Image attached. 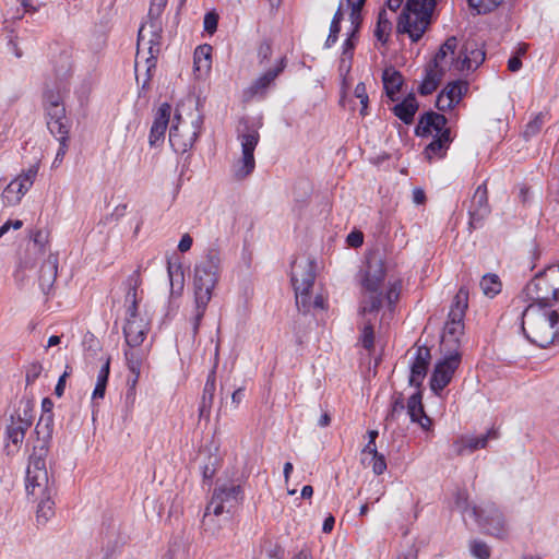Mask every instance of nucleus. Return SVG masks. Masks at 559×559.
I'll use <instances>...</instances> for the list:
<instances>
[{"label": "nucleus", "mask_w": 559, "mask_h": 559, "mask_svg": "<svg viewBox=\"0 0 559 559\" xmlns=\"http://www.w3.org/2000/svg\"><path fill=\"white\" fill-rule=\"evenodd\" d=\"M527 300L554 306L559 302V263L538 272L524 287Z\"/></svg>", "instance_id": "11"}, {"label": "nucleus", "mask_w": 559, "mask_h": 559, "mask_svg": "<svg viewBox=\"0 0 559 559\" xmlns=\"http://www.w3.org/2000/svg\"><path fill=\"white\" fill-rule=\"evenodd\" d=\"M372 471L376 475H382L386 469V461L383 454L377 453L371 459Z\"/></svg>", "instance_id": "52"}, {"label": "nucleus", "mask_w": 559, "mask_h": 559, "mask_svg": "<svg viewBox=\"0 0 559 559\" xmlns=\"http://www.w3.org/2000/svg\"><path fill=\"white\" fill-rule=\"evenodd\" d=\"M32 240L34 250L41 253L48 243V234L41 229H37L32 234Z\"/></svg>", "instance_id": "49"}, {"label": "nucleus", "mask_w": 559, "mask_h": 559, "mask_svg": "<svg viewBox=\"0 0 559 559\" xmlns=\"http://www.w3.org/2000/svg\"><path fill=\"white\" fill-rule=\"evenodd\" d=\"M218 15L214 12H209L204 16V29L210 34L214 33L217 28Z\"/></svg>", "instance_id": "55"}, {"label": "nucleus", "mask_w": 559, "mask_h": 559, "mask_svg": "<svg viewBox=\"0 0 559 559\" xmlns=\"http://www.w3.org/2000/svg\"><path fill=\"white\" fill-rule=\"evenodd\" d=\"M522 67V61H521V58L520 56H513L509 59L508 61V69L511 71V72H516L521 69Z\"/></svg>", "instance_id": "63"}, {"label": "nucleus", "mask_w": 559, "mask_h": 559, "mask_svg": "<svg viewBox=\"0 0 559 559\" xmlns=\"http://www.w3.org/2000/svg\"><path fill=\"white\" fill-rule=\"evenodd\" d=\"M216 366H217V361L215 362L213 369L209 373L204 389H203L202 403H201V408H200L201 413H203L206 409L209 411L213 403L214 393L216 390V384H215Z\"/></svg>", "instance_id": "34"}, {"label": "nucleus", "mask_w": 559, "mask_h": 559, "mask_svg": "<svg viewBox=\"0 0 559 559\" xmlns=\"http://www.w3.org/2000/svg\"><path fill=\"white\" fill-rule=\"evenodd\" d=\"M33 405L31 404V402L26 401V402H21L20 403V406L16 411V417H15V420H23L24 418L25 419H28V421H31V425L33 424Z\"/></svg>", "instance_id": "50"}, {"label": "nucleus", "mask_w": 559, "mask_h": 559, "mask_svg": "<svg viewBox=\"0 0 559 559\" xmlns=\"http://www.w3.org/2000/svg\"><path fill=\"white\" fill-rule=\"evenodd\" d=\"M47 484L36 481L31 478L28 468L26 469V490L27 493L38 500L36 518L38 524H46L55 514L52 496L56 493L55 479L47 472Z\"/></svg>", "instance_id": "12"}, {"label": "nucleus", "mask_w": 559, "mask_h": 559, "mask_svg": "<svg viewBox=\"0 0 559 559\" xmlns=\"http://www.w3.org/2000/svg\"><path fill=\"white\" fill-rule=\"evenodd\" d=\"M447 118L438 112L430 111L423 115L415 128V134L421 138L433 136L426 146L425 155L428 159L435 156L442 157L452 139L450 129L445 127Z\"/></svg>", "instance_id": "8"}, {"label": "nucleus", "mask_w": 559, "mask_h": 559, "mask_svg": "<svg viewBox=\"0 0 559 559\" xmlns=\"http://www.w3.org/2000/svg\"><path fill=\"white\" fill-rule=\"evenodd\" d=\"M284 68L285 59L282 58L277 66L267 70L243 90V102L250 103L254 99H263L266 96L269 88L274 84L275 79L283 72Z\"/></svg>", "instance_id": "17"}, {"label": "nucleus", "mask_w": 559, "mask_h": 559, "mask_svg": "<svg viewBox=\"0 0 559 559\" xmlns=\"http://www.w3.org/2000/svg\"><path fill=\"white\" fill-rule=\"evenodd\" d=\"M430 360V349L427 346H419L411 364V374L408 379L409 385L417 389L421 386L423 381L426 378Z\"/></svg>", "instance_id": "22"}, {"label": "nucleus", "mask_w": 559, "mask_h": 559, "mask_svg": "<svg viewBox=\"0 0 559 559\" xmlns=\"http://www.w3.org/2000/svg\"><path fill=\"white\" fill-rule=\"evenodd\" d=\"M436 0H407L397 22V32L408 34L412 41H418L429 24Z\"/></svg>", "instance_id": "9"}, {"label": "nucleus", "mask_w": 559, "mask_h": 559, "mask_svg": "<svg viewBox=\"0 0 559 559\" xmlns=\"http://www.w3.org/2000/svg\"><path fill=\"white\" fill-rule=\"evenodd\" d=\"M38 173V165H32L17 178L12 180L2 191L1 198L4 205L13 206L20 203L24 194L31 189Z\"/></svg>", "instance_id": "16"}, {"label": "nucleus", "mask_w": 559, "mask_h": 559, "mask_svg": "<svg viewBox=\"0 0 559 559\" xmlns=\"http://www.w3.org/2000/svg\"><path fill=\"white\" fill-rule=\"evenodd\" d=\"M44 109L48 129L71 126L59 92L56 93L52 90H48L44 93Z\"/></svg>", "instance_id": "18"}, {"label": "nucleus", "mask_w": 559, "mask_h": 559, "mask_svg": "<svg viewBox=\"0 0 559 559\" xmlns=\"http://www.w3.org/2000/svg\"><path fill=\"white\" fill-rule=\"evenodd\" d=\"M391 29H392V23H391L390 19L388 17L386 11L384 9H382L378 13L377 25L374 28V36L379 41H381L382 44H385L389 39Z\"/></svg>", "instance_id": "38"}, {"label": "nucleus", "mask_w": 559, "mask_h": 559, "mask_svg": "<svg viewBox=\"0 0 559 559\" xmlns=\"http://www.w3.org/2000/svg\"><path fill=\"white\" fill-rule=\"evenodd\" d=\"M468 307V290L462 286L456 295L454 296L451 308L449 311V318L464 320L466 309Z\"/></svg>", "instance_id": "30"}, {"label": "nucleus", "mask_w": 559, "mask_h": 559, "mask_svg": "<svg viewBox=\"0 0 559 559\" xmlns=\"http://www.w3.org/2000/svg\"><path fill=\"white\" fill-rule=\"evenodd\" d=\"M261 121L242 118L237 127V140L241 145V157L233 165V175L242 180L251 175L255 168L254 150L260 141L259 129Z\"/></svg>", "instance_id": "7"}, {"label": "nucleus", "mask_w": 559, "mask_h": 559, "mask_svg": "<svg viewBox=\"0 0 559 559\" xmlns=\"http://www.w3.org/2000/svg\"><path fill=\"white\" fill-rule=\"evenodd\" d=\"M364 237L360 231H353L347 236V242L349 246L357 248L362 245Z\"/></svg>", "instance_id": "60"}, {"label": "nucleus", "mask_w": 559, "mask_h": 559, "mask_svg": "<svg viewBox=\"0 0 559 559\" xmlns=\"http://www.w3.org/2000/svg\"><path fill=\"white\" fill-rule=\"evenodd\" d=\"M406 407L413 423H418L424 430H430L432 420L424 411L423 395L419 390L409 396Z\"/></svg>", "instance_id": "24"}, {"label": "nucleus", "mask_w": 559, "mask_h": 559, "mask_svg": "<svg viewBox=\"0 0 559 559\" xmlns=\"http://www.w3.org/2000/svg\"><path fill=\"white\" fill-rule=\"evenodd\" d=\"M23 223L20 219H16L14 222L8 221L0 227V237H2L10 227H13L14 229H20L22 227Z\"/></svg>", "instance_id": "61"}, {"label": "nucleus", "mask_w": 559, "mask_h": 559, "mask_svg": "<svg viewBox=\"0 0 559 559\" xmlns=\"http://www.w3.org/2000/svg\"><path fill=\"white\" fill-rule=\"evenodd\" d=\"M168 0H152L148 15L151 17H158L160 13L163 12L164 8L166 7Z\"/></svg>", "instance_id": "56"}, {"label": "nucleus", "mask_w": 559, "mask_h": 559, "mask_svg": "<svg viewBox=\"0 0 559 559\" xmlns=\"http://www.w3.org/2000/svg\"><path fill=\"white\" fill-rule=\"evenodd\" d=\"M69 376L68 371H64L63 374L59 378L57 385L55 388V394L57 396H62L66 388V378Z\"/></svg>", "instance_id": "62"}, {"label": "nucleus", "mask_w": 559, "mask_h": 559, "mask_svg": "<svg viewBox=\"0 0 559 559\" xmlns=\"http://www.w3.org/2000/svg\"><path fill=\"white\" fill-rule=\"evenodd\" d=\"M52 432L53 415L41 414L35 427L38 443L34 445L27 465L31 478L41 483V485L47 484L46 456L49 451V442L52 438Z\"/></svg>", "instance_id": "10"}, {"label": "nucleus", "mask_w": 559, "mask_h": 559, "mask_svg": "<svg viewBox=\"0 0 559 559\" xmlns=\"http://www.w3.org/2000/svg\"><path fill=\"white\" fill-rule=\"evenodd\" d=\"M543 302L531 301L522 312V331L538 347L559 344V311Z\"/></svg>", "instance_id": "2"}, {"label": "nucleus", "mask_w": 559, "mask_h": 559, "mask_svg": "<svg viewBox=\"0 0 559 559\" xmlns=\"http://www.w3.org/2000/svg\"><path fill=\"white\" fill-rule=\"evenodd\" d=\"M488 191L486 183L478 186L471 200L468 209L469 226L474 229L481 226L483 221L489 215Z\"/></svg>", "instance_id": "19"}, {"label": "nucleus", "mask_w": 559, "mask_h": 559, "mask_svg": "<svg viewBox=\"0 0 559 559\" xmlns=\"http://www.w3.org/2000/svg\"><path fill=\"white\" fill-rule=\"evenodd\" d=\"M469 550L473 557L477 559H489L491 555L490 547L483 540L474 539L469 544Z\"/></svg>", "instance_id": "46"}, {"label": "nucleus", "mask_w": 559, "mask_h": 559, "mask_svg": "<svg viewBox=\"0 0 559 559\" xmlns=\"http://www.w3.org/2000/svg\"><path fill=\"white\" fill-rule=\"evenodd\" d=\"M31 427L28 419L15 420V417H11V424L7 428L8 439L14 444L19 445L23 442L25 433Z\"/></svg>", "instance_id": "32"}, {"label": "nucleus", "mask_w": 559, "mask_h": 559, "mask_svg": "<svg viewBox=\"0 0 559 559\" xmlns=\"http://www.w3.org/2000/svg\"><path fill=\"white\" fill-rule=\"evenodd\" d=\"M152 28L153 24L150 25V28L146 25H142L138 34L134 68L138 83H140L142 78L141 71H143L142 90L148 88L153 76L152 72L155 70L156 59L160 51V36Z\"/></svg>", "instance_id": "6"}, {"label": "nucleus", "mask_w": 559, "mask_h": 559, "mask_svg": "<svg viewBox=\"0 0 559 559\" xmlns=\"http://www.w3.org/2000/svg\"><path fill=\"white\" fill-rule=\"evenodd\" d=\"M132 376L128 378L127 384H128V391H127V401L131 400L134 401L135 397V386L140 378L141 370H138V372H131Z\"/></svg>", "instance_id": "53"}, {"label": "nucleus", "mask_w": 559, "mask_h": 559, "mask_svg": "<svg viewBox=\"0 0 559 559\" xmlns=\"http://www.w3.org/2000/svg\"><path fill=\"white\" fill-rule=\"evenodd\" d=\"M141 284L142 280L139 270H135L126 280L127 293L124 297V305L127 310L123 335L127 345L130 347L140 346L150 330L148 320L142 318L139 313V301L141 300V297L138 296V289Z\"/></svg>", "instance_id": "4"}, {"label": "nucleus", "mask_w": 559, "mask_h": 559, "mask_svg": "<svg viewBox=\"0 0 559 559\" xmlns=\"http://www.w3.org/2000/svg\"><path fill=\"white\" fill-rule=\"evenodd\" d=\"M417 109V100L413 94H409L402 103L394 106L393 112L404 123L409 124L413 122Z\"/></svg>", "instance_id": "28"}, {"label": "nucleus", "mask_w": 559, "mask_h": 559, "mask_svg": "<svg viewBox=\"0 0 559 559\" xmlns=\"http://www.w3.org/2000/svg\"><path fill=\"white\" fill-rule=\"evenodd\" d=\"M360 342L365 349H367L369 353L373 350L374 348V332H373V324L371 320L366 319L364 322V328L360 335Z\"/></svg>", "instance_id": "43"}, {"label": "nucleus", "mask_w": 559, "mask_h": 559, "mask_svg": "<svg viewBox=\"0 0 559 559\" xmlns=\"http://www.w3.org/2000/svg\"><path fill=\"white\" fill-rule=\"evenodd\" d=\"M484 60L485 52L481 49L472 48L468 50V47L466 46L455 60V69L459 71L475 70L484 62Z\"/></svg>", "instance_id": "26"}, {"label": "nucleus", "mask_w": 559, "mask_h": 559, "mask_svg": "<svg viewBox=\"0 0 559 559\" xmlns=\"http://www.w3.org/2000/svg\"><path fill=\"white\" fill-rule=\"evenodd\" d=\"M212 47L210 45H201L194 51L193 63L199 72H206L211 69Z\"/></svg>", "instance_id": "36"}, {"label": "nucleus", "mask_w": 559, "mask_h": 559, "mask_svg": "<svg viewBox=\"0 0 559 559\" xmlns=\"http://www.w3.org/2000/svg\"><path fill=\"white\" fill-rule=\"evenodd\" d=\"M455 503H456L457 508H460L462 510V512L471 513V510L473 507H471V508L468 507L467 495L465 492L457 493Z\"/></svg>", "instance_id": "59"}, {"label": "nucleus", "mask_w": 559, "mask_h": 559, "mask_svg": "<svg viewBox=\"0 0 559 559\" xmlns=\"http://www.w3.org/2000/svg\"><path fill=\"white\" fill-rule=\"evenodd\" d=\"M464 333V320L449 318L444 325L442 344L447 346H457L460 337Z\"/></svg>", "instance_id": "27"}, {"label": "nucleus", "mask_w": 559, "mask_h": 559, "mask_svg": "<svg viewBox=\"0 0 559 559\" xmlns=\"http://www.w3.org/2000/svg\"><path fill=\"white\" fill-rule=\"evenodd\" d=\"M405 409L404 396L402 393H394L392 396L391 409L389 411L385 421L393 423Z\"/></svg>", "instance_id": "41"}, {"label": "nucleus", "mask_w": 559, "mask_h": 559, "mask_svg": "<svg viewBox=\"0 0 559 559\" xmlns=\"http://www.w3.org/2000/svg\"><path fill=\"white\" fill-rule=\"evenodd\" d=\"M504 0H467L469 7L478 14H487L496 10Z\"/></svg>", "instance_id": "42"}, {"label": "nucleus", "mask_w": 559, "mask_h": 559, "mask_svg": "<svg viewBox=\"0 0 559 559\" xmlns=\"http://www.w3.org/2000/svg\"><path fill=\"white\" fill-rule=\"evenodd\" d=\"M272 55L271 45L267 41H263L258 49V57L260 61L267 60Z\"/></svg>", "instance_id": "58"}, {"label": "nucleus", "mask_w": 559, "mask_h": 559, "mask_svg": "<svg viewBox=\"0 0 559 559\" xmlns=\"http://www.w3.org/2000/svg\"><path fill=\"white\" fill-rule=\"evenodd\" d=\"M457 47V39L455 36L449 37L440 47L438 52L436 53L432 62L428 67H432L433 69H443L440 63L447 58H451V62L455 64L454 55Z\"/></svg>", "instance_id": "31"}, {"label": "nucleus", "mask_w": 559, "mask_h": 559, "mask_svg": "<svg viewBox=\"0 0 559 559\" xmlns=\"http://www.w3.org/2000/svg\"><path fill=\"white\" fill-rule=\"evenodd\" d=\"M221 258L216 250L210 249L194 266L193 288L195 300L194 332L198 330L204 310L211 300L212 292L218 281Z\"/></svg>", "instance_id": "3"}, {"label": "nucleus", "mask_w": 559, "mask_h": 559, "mask_svg": "<svg viewBox=\"0 0 559 559\" xmlns=\"http://www.w3.org/2000/svg\"><path fill=\"white\" fill-rule=\"evenodd\" d=\"M173 107L168 102L162 103L154 111V120L150 131V145L157 146L165 140V133L168 128Z\"/></svg>", "instance_id": "20"}, {"label": "nucleus", "mask_w": 559, "mask_h": 559, "mask_svg": "<svg viewBox=\"0 0 559 559\" xmlns=\"http://www.w3.org/2000/svg\"><path fill=\"white\" fill-rule=\"evenodd\" d=\"M501 281L496 274H486L480 281V288L489 298H493L501 292Z\"/></svg>", "instance_id": "39"}, {"label": "nucleus", "mask_w": 559, "mask_h": 559, "mask_svg": "<svg viewBox=\"0 0 559 559\" xmlns=\"http://www.w3.org/2000/svg\"><path fill=\"white\" fill-rule=\"evenodd\" d=\"M471 515L484 527L486 532L497 538L503 539L508 535L506 520L501 511L492 503L485 509L473 506Z\"/></svg>", "instance_id": "14"}, {"label": "nucleus", "mask_w": 559, "mask_h": 559, "mask_svg": "<svg viewBox=\"0 0 559 559\" xmlns=\"http://www.w3.org/2000/svg\"><path fill=\"white\" fill-rule=\"evenodd\" d=\"M243 397H245V389L238 388L231 394V403L235 405V407H237Z\"/></svg>", "instance_id": "64"}, {"label": "nucleus", "mask_w": 559, "mask_h": 559, "mask_svg": "<svg viewBox=\"0 0 559 559\" xmlns=\"http://www.w3.org/2000/svg\"><path fill=\"white\" fill-rule=\"evenodd\" d=\"M382 81L386 95L393 100L403 84L402 74L393 68H389L383 71Z\"/></svg>", "instance_id": "33"}, {"label": "nucleus", "mask_w": 559, "mask_h": 559, "mask_svg": "<svg viewBox=\"0 0 559 559\" xmlns=\"http://www.w3.org/2000/svg\"><path fill=\"white\" fill-rule=\"evenodd\" d=\"M497 438L498 433L493 429L489 430L487 433L481 435L479 437H462L453 443L454 452L457 455H463L466 450L468 452H474L478 449H485L488 444L489 439Z\"/></svg>", "instance_id": "23"}, {"label": "nucleus", "mask_w": 559, "mask_h": 559, "mask_svg": "<svg viewBox=\"0 0 559 559\" xmlns=\"http://www.w3.org/2000/svg\"><path fill=\"white\" fill-rule=\"evenodd\" d=\"M110 372V357H107L104 365L102 366L100 370L97 374V381L95 389L92 394V399H103L106 392V386L108 382V377Z\"/></svg>", "instance_id": "37"}, {"label": "nucleus", "mask_w": 559, "mask_h": 559, "mask_svg": "<svg viewBox=\"0 0 559 559\" xmlns=\"http://www.w3.org/2000/svg\"><path fill=\"white\" fill-rule=\"evenodd\" d=\"M58 272V257L50 253L39 270V286L44 294H48L53 286Z\"/></svg>", "instance_id": "25"}, {"label": "nucleus", "mask_w": 559, "mask_h": 559, "mask_svg": "<svg viewBox=\"0 0 559 559\" xmlns=\"http://www.w3.org/2000/svg\"><path fill=\"white\" fill-rule=\"evenodd\" d=\"M193 245V238L190 234H183L177 245V250L185 253L191 249Z\"/></svg>", "instance_id": "57"}, {"label": "nucleus", "mask_w": 559, "mask_h": 559, "mask_svg": "<svg viewBox=\"0 0 559 559\" xmlns=\"http://www.w3.org/2000/svg\"><path fill=\"white\" fill-rule=\"evenodd\" d=\"M467 90L468 85L466 82L454 81L448 83L437 96L436 107L441 111L452 109L461 102Z\"/></svg>", "instance_id": "21"}, {"label": "nucleus", "mask_w": 559, "mask_h": 559, "mask_svg": "<svg viewBox=\"0 0 559 559\" xmlns=\"http://www.w3.org/2000/svg\"><path fill=\"white\" fill-rule=\"evenodd\" d=\"M358 29L353 26L352 32L348 34L347 38L343 43V51L341 57V68L345 66V62L348 61L350 63L354 55V49L357 40Z\"/></svg>", "instance_id": "40"}, {"label": "nucleus", "mask_w": 559, "mask_h": 559, "mask_svg": "<svg viewBox=\"0 0 559 559\" xmlns=\"http://www.w3.org/2000/svg\"><path fill=\"white\" fill-rule=\"evenodd\" d=\"M354 95L356 98H358L360 100V104H361L360 115L366 116L368 114L367 108H368L369 98L367 95L365 83L359 82L355 86Z\"/></svg>", "instance_id": "48"}, {"label": "nucleus", "mask_w": 559, "mask_h": 559, "mask_svg": "<svg viewBox=\"0 0 559 559\" xmlns=\"http://www.w3.org/2000/svg\"><path fill=\"white\" fill-rule=\"evenodd\" d=\"M71 126L57 127L56 129H49L50 133L56 138L59 142V148L56 154L55 163L61 162L68 151L69 147V132Z\"/></svg>", "instance_id": "35"}, {"label": "nucleus", "mask_w": 559, "mask_h": 559, "mask_svg": "<svg viewBox=\"0 0 559 559\" xmlns=\"http://www.w3.org/2000/svg\"><path fill=\"white\" fill-rule=\"evenodd\" d=\"M59 61L61 62V68L56 69V76L60 80L67 79L71 72V62L70 58L67 55H61L59 57Z\"/></svg>", "instance_id": "51"}, {"label": "nucleus", "mask_w": 559, "mask_h": 559, "mask_svg": "<svg viewBox=\"0 0 559 559\" xmlns=\"http://www.w3.org/2000/svg\"><path fill=\"white\" fill-rule=\"evenodd\" d=\"M240 487L236 485H224L214 490L211 501L205 508L203 516L204 524L212 521V515H221L225 509L229 512L239 500Z\"/></svg>", "instance_id": "13"}, {"label": "nucleus", "mask_w": 559, "mask_h": 559, "mask_svg": "<svg viewBox=\"0 0 559 559\" xmlns=\"http://www.w3.org/2000/svg\"><path fill=\"white\" fill-rule=\"evenodd\" d=\"M127 366L130 372L141 370L144 355L141 349H129L124 353Z\"/></svg>", "instance_id": "44"}, {"label": "nucleus", "mask_w": 559, "mask_h": 559, "mask_svg": "<svg viewBox=\"0 0 559 559\" xmlns=\"http://www.w3.org/2000/svg\"><path fill=\"white\" fill-rule=\"evenodd\" d=\"M43 371V366L39 362L32 364L26 371V383L33 384Z\"/></svg>", "instance_id": "54"}, {"label": "nucleus", "mask_w": 559, "mask_h": 559, "mask_svg": "<svg viewBox=\"0 0 559 559\" xmlns=\"http://www.w3.org/2000/svg\"><path fill=\"white\" fill-rule=\"evenodd\" d=\"M544 117L545 116L542 112H539L535 115V117L531 121H528L524 130L525 139H530L540 131L544 124Z\"/></svg>", "instance_id": "47"}, {"label": "nucleus", "mask_w": 559, "mask_h": 559, "mask_svg": "<svg viewBox=\"0 0 559 559\" xmlns=\"http://www.w3.org/2000/svg\"><path fill=\"white\" fill-rule=\"evenodd\" d=\"M460 364L461 355L459 352L451 353L436 364L430 378V389L435 394H441L451 382Z\"/></svg>", "instance_id": "15"}, {"label": "nucleus", "mask_w": 559, "mask_h": 559, "mask_svg": "<svg viewBox=\"0 0 559 559\" xmlns=\"http://www.w3.org/2000/svg\"><path fill=\"white\" fill-rule=\"evenodd\" d=\"M316 281V264L309 259L296 260L292 265V284L295 290L296 306L302 313L312 309L325 308V298L322 294L311 293Z\"/></svg>", "instance_id": "5"}, {"label": "nucleus", "mask_w": 559, "mask_h": 559, "mask_svg": "<svg viewBox=\"0 0 559 559\" xmlns=\"http://www.w3.org/2000/svg\"><path fill=\"white\" fill-rule=\"evenodd\" d=\"M346 2L350 5V13H349V20L352 23V26L356 27V29H359L361 24V9L366 2V0H356L355 2L352 0H346Z\"/></svg>", "instance_id": "45"}, {"label": "nucleus", "mask_w": 559, "mask_h": 559, "mask_svg": "<svg viewBox=\"0 0 559 559\" xmlns=\"http://www.w3.org/2000/svg\"><path fill=\"white\" fill-rule=\"evenodd\" d=\"M384 277L385 270L382 259L377 254H373L368 260V266L364 280L366 293L361 300L360 313L366 317L373 312H378L385 302L388 310L382 314L381 324L392 317L394 306L400 298L402 289V282L400 280H395L393 282H389V287L383 295L380 287Z\"/></svg>", "instance_id": "1"}, {"label": "nucleus", "mask_w": 559, "mask_h": 559, "mask_svg": "<svg viewBox=\"0 0 559 559\" xmlns=\"http://www.w3.org/2000/svg\"><path fill=\"white\" fill-rule=\"evenodd\" d=\"M443 73L444 69H433L432 67H427L425 71V78L418 87L419 94L423 96L432 94L437 90Z\"/></svg>", "instance_id": "29"}]
</instances>
